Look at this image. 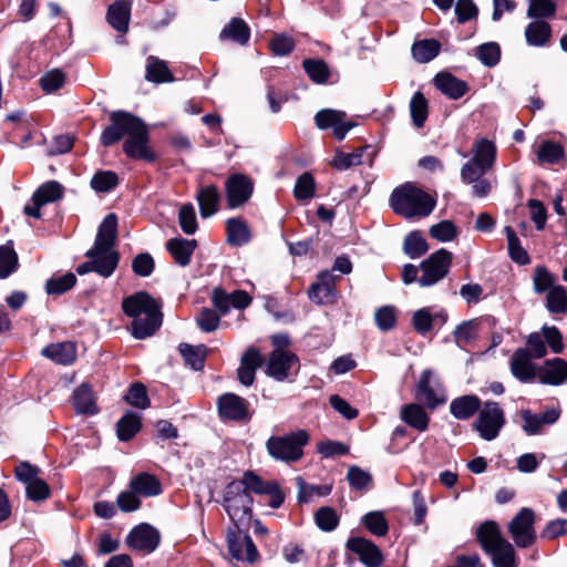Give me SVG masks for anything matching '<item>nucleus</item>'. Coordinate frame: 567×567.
<instances>
[{
    "mask_svg": "<svg viewBox=\"0 0 567 567\" xmlns=\"http://www.w3.org/2000/svg\"><path fill=\"white\" fill-rule=\"evenodd\" d=\"M110 125L101 134V144L105 147L120 142L124 136L123 152L133 159L154 162L155 153L148 146L150 134L145 122L132 113L114 111L110 114Z\"/></svg>",
    "mask_w": 567,
    "mask_h": 567,
    "instance_id": "obj_1",
    "label": "nucleus"
},
{
    "mask_svg": "<svg viewBox=\"0 0 567 567\" xmlns=\"http://www.w3.org/2000/svg\"><path fill=\"white\" fill-rule=\"evenodd\" d=\"M123 312L133 318L132 336L143 340L151 337L162 324V312L156 300L145 291L123 299Z\"/></svg>",
    "mask_w": 567,
    "mask_h": 567,
    "instance_id": "obj_2",
    "label": "nucleus"
},
{
    "mask_svg": "<svg viewBox=\"0 0 567 567\" xmlns=\"http://www.w3.org/2000/svg\"><path fill=\"white\" fill-rule=\"evenodd\" d=\"M390 206L405 218L425 217L434 209L435 200L422 189L406 183L392 192Z\"/></svg>",
    "mask_w": 567,
    "mask_h": 567,
    "instance_id": "obj_3",
    "label": "nucleus"
},
{
    "mask_svg": "<svg viewBox=\"0 0 567 567\" xmlns=\"http://www.w3.org/2000/svg\"><path fill=\"white\" fill-rule=\"evenodd\" d=\"M254 499L238 481L228 483L223 494V507L234 523L238 533L249 526L252 516Z\"/></svg>",
    "mask_w": 567,
    "mask_h": 567,
    "instance_id": "obj_4",
    "label": "nucleus"
},
{
    "mask_svg": "<svg viewBox=\"0 0 567 567\" xmlns=\"http://www.w3.org/2000/svg\"><path fill=\"white\" fill-rule=\"evenodd\" d=\"M308 442L307 431L297 430L285 435L270 436L266 442V450L276 461L293 463L303 456V447Z\"/></svg>",
    "mask_w": 567,
    "mask_h": 567,
    "instance_id": "obj_5",
    "label": "nucleus"
},
{
    "mask_svg": "<svg viewBox=\"0 0 567 567\" xmlns=\"http://www.w3.org/2000/svg\"><path fill=\"white\" fill-rule=\"evenodd\" d=\"M452 252L441 248L430 255L420 265L422 271L417 282L421 287H431L442 280L450 270L452 264Z\"/></svg>",
    "mask_w": 567,
    "mask_h": 567,
    "instance_id": "obj_6",
    "label": "nucleus"
},
{
    "mask_svg": "<svg viewBox=\"0 0 567 567\" xmlns=\"http://www.w3.org/2000/svg\"><path fill=\"white\" fill-rule=\"evenodd\" d=\"M505 424L504 412L498 403L485 402L480 410L477 420L473 423V427L480 433V436L486 441L496 439L499 431Z\"/></svg>",
    "mask_w": 567,
    "mask_h": 567,
    "instance_id": "obj_7",
    "label": "nucleus"
},
{
    "mask_svg": "<svg viewBox=\"0 0 567 567\" xmlns=\"http://www.w3.org/2000/svg\"><path fill=\"white\" fill-rule=\"evenodd\" d=\"M534 524L535 512L528 507H523L508 523V533L517 547L527 548L535 543Z\"/></svg>",
    "mask_w": 567,
    "mask_h": 567,
    "instance_id": "obj_8",
    "label": "nucleus"
},
{
    "mask_svg": "<svg viewBox=\"0 0 567 567\" xmlns=\"http://www.w3.org/2000/svg\"><path fill=\"white\" fill-rule=\"evenodd\" d=\"M18 481L25 485L27 497L33 502H41L50 496L49 485L39 477V468L28 462L20 463L14 471Z\"/></svg>",
    "mask_w": 567,
    "mask_h": 567,
    "instance_id": "obj_9",
    "label": "nucleus"
},
{
    "mask_svg": "<svg viewBox=\"0 0 567 567\" xmlns=\"http://www.w3.org/2000/svg\"><path fill=\"white\" fill-rule=\"evenodd\" d=\"M254 192V181L241 173L231 174L225 182L227 206L235 209L244 206Z\"/></svg>",
    "mask_w": 567,
    "mask_h": 567,
    "instance_id": "obj_10",
    "label": "nucleus"
},
{
    "mask_svg": "<svg viewBox=\"0 0 567 567\" xmlns=\"http://www.w3.org/2000/svg\"><path fill=\"white\" fill-rule=\"evenodd\" d=\"M315 123L319 130H332L333 136L342 141L357 124L347 118V113L333 109H323L316 113Z\"/></svg>",
    "mask_w": 567,
    "mask_h": 567,
    "instance_id": "obj_11",
    "label": "nucleus"
},
{
    "mask_svg": "<svg viewBox=\"0 0 567 567\" xmlns=\"http://www.w3.org/2000/svg\"><path fill=\"white\" fill-rule=\"evenodd\" d=\"M299 369V360L296 354L290 351L275 349L268 358L266 373L277 381H285L291 371L297 373Z\"/></svg>",
    "mask_w": 567,
    "mask_h": 567,
    "instance_id": "obj_12",
    "label": "nucleus"
},
{
    "mask_svg": "<svg viewBox=\"0 0 567 567\" xmlns=\"http://www.w3.org/2000/svg\"><path fill=\"white\" fill-rule=\"evenodd\" d=\"M226 542L228 551L234 559L249 564H254L258 559L257 547L248 535L240 536L236 530L228 528Z\"/></svg>",
    "mask_w": 567,
    "mask_h": 567,
    "instance_id": "obj_13",
    "label": "nucleus"
},
{
    "mask_svg": "<svg viewBox=\"0 0 567 567\" xmlns=\"http://www.w3.org/2000/svg\"><path fill=\"white\" fill-rule=\"evenodd\" d=\"M117 218L115 214H109L99 227L94 246L85 254L86 257H93L95 254L103 256L110 252H116L112 248L116 240Z\"/></svg>",
    "mask_w": 567,
    "mask_h": 567,
    "instance_id": "obj_14",
    "label": "nucleus"
},
{
    "mask_svg": "<svg viewBox=\"0 0 567 567\" xmlns=\"http://www.w3.org/2000/svg\"><path fill=\"white\" fill-rule=\"evenodd\" d=\"M217 405L223 419L231 421H248L251 419L249 402L235 393L229 392L220 395Z\"/></svg>",
    "mask_w": 567,
    "mask_h": 567,
    "instance_id": "obj_15",
    "label": "nucleus"
},
{
    "mask_svg": "<svg viewBox=\"0 0 567 567\" xmlns=\"http://www.w3.org/2000/svg\"><path fill=\"white\" fill-rule=\"evenodd\" d=\"M126 544L134 550L152 553L159 544V533L148 524H141L130 532Z\"/></svg>",
    "mask_w": 567,
    "mask_h": 567,
    "instance_id": "obj_16",
    "label": "nucleus"
},
{
    "mask_svg": "<svg viewBox=\"0 0 567 567\" xmlns=\"http://www.w3.org/2000/svg\"><path fill=\"white\" fill-rule=\"evenodd\" d=\"M534 358L528 355L527 350L516 349L509 359V369L515 379L522 383L534 382L538 374Z\"/></svg>",
    "mask_w": 567,
    "mask_h": 567,
    "instance_id": "obj_17",
    "label": "nucleus"
},
{
    "mask_svg": "<svg viewBox=\"0 0 567 567\" xmlns=\"http://www.w3.org/2000/svg\"><path fill=\"white\" fill-rule=\"evenodd\" d=\"M347 548L355 553L361 563L367 567H380L383 563V555L379 547L365 538H349Z\"/></svg>",
    "mask_w": 567,
    "mask_h": 567,
    "instance_id": "obj_18",
    "label": "nucleus"
},
{
    "mask_svg": "<svg viewBox=\"0 0 567 567\" xmlns=\"http://www.w3.org/2000/svg\"><path fill=\"white\" fill-rule=\"evenodd\" d=\"M87 258L89 261L79 265L76 268V272L81 276L94 271L104 278H109L116 269L120 260L118 252H110L104 256L95 254Z\"/></svg>",
    "mask_w": 567,
    "mask_h": 567,
    "instance_id": "obj_19",
    "label": "nucleus"
},
{
    "mask_svg": "<svg viewBox=\"0 0 567 567\" xmlns=\"http://www.w3.org/2000/svg\"><path fill=\"white\" fill-rule=\"evenodd\" d=\"M432 372L424 370L416 385V399L426 408L434 410L446 402V395L441 386L433 388L430 383Z\"/></svg>",
    "mask_w": 567,
    "mask_h": 567,
    "instance_id": "obj_20",
    "label": "nucleus"
},
{
    "mask_svg": "<svg viewBox=\"0 0 567 567\" xmlns=\"http://www.w3.org/2000/svg\"><path fill=\"white\" fill-rule=\"evenodd\" d=\"M337 277L330 271L324 270L318 275L317 282L312 284L308 290L310 300L318 305L333 303L336 300L334 282Z\"/></svg>",
    "mask_w": 567,
    "mask_h": 567,
    "instance_id": "obj_21",
    "label": "nucleus"
},
{
    "mask_svg": "<svg viewBox=\"0 0 567 567\" xmlns=\"http://www.w3.org/2000/svg\"><path fill=\"white\" fill-rule=\"evenodd\" d=\"M264 357L255 347H249L240 359V365L237 370L239 382L245 386H250L255 381L256 371L262 365Z\"/></svg>",
    "mask_w": 567,
    "mask_h": 567,
    "instance_id": "obj_22",
    "label": "nucleus"
},
{
    "mask_svg": "<svg viewBox=\"0 0 567 567\" xmlns=\"http://www.w3.org/2000/svg\"><path fill=\"white\" fill-rule=\"evenodd\" d=\"M559 410L549 409L543 414H535L529 410H522L519 415L523 420V430L527 435H536L542 432L544 425H551L557 422L559 417Z\"/></svg>",
    "mask_w": 567,
    "mask_h": 567,
    "instance_id": "obj_23",
    "label": "nucleus"
},
{
    "mask_svg": "<svg viewBox=\"0 0 567 567\" xmlns=\"http://www.w3.org/2000/svg\"><path fill=\"white\" fill-rule=\"evenodd\" d=\"M537 378L540 383L560 385L567 380V361L561 358L546 360L538 369Z\"/></svg>",
    "mask_w": 567,
    "mask_h": 567,
    "instance_id": "obj_24",
    "label": "nucleus"
},
{
    "mask_svg": "<svg viewBox=\"0 0 567 567\" xmlns=\"http://www.w3.org/2000/svg\"><path fill=\"white\" fill-rule=\"evenodd\" d=\"M476 539L486 554L506 542L494 520H486L477 527Z\"/></svg>",
    "mask_w": 567,
    "mask_h": 567,
    "instance_id": "obj_25",
    "label": "nucleus"
},
{
    "mask_svg": "<svg viewBox=\"0 0 567 567\" xmlns=\"http://www.w3.org/2000/svg\"><path fill=\"white\" fill-rule=\"evenodd\" d=\"M132 1L117 0L112 3L106 12V20L117 32L125 33L128 30Z\"/></svg>",
    "mask_w": 567,
    "mask_h": 567,
    "instance_id": "obj_26",
    "label": "nucleus"
},
{
    "mask_svg": "<svg viewBox=\"0 0 567 567\" xmlns=\"http://www.w3.org/2000/svg\"><path fill=\"white\" fill-rule=\"evenodd\" d=\"M196 199L203 218L214 216L219 209L220 194L215 185L200 187L196 195Z\"/></svg>",
    "mask_w": 567,
    "mask_h": 567,
    "instance_id": "obj_27",
    "label": "nucleus"
},
{
    "mask_svg": "<svg viewBox=\"0 0 567 567\" xmlns=\"http://www.w3.org/2000/svg\"><path fill=\"white\" fill-rule=\"evenodd\" d=\"M197 247L195 239H185L182 237L172 238L166 244V249L173 256L175 262L186 267L190 262V257Z\"/></svg>",
    "mask_w": 567,
    "mask_h": 567,
    "instance_id": "obj_28",
    "label": "nucleus"
},
{
    "mask_svg": "<svg viewBox=\"0 0 567 567\" xmlns=\"http://www.w3.org/2000/svg\"><path fill=\"white\" fill-rule=\"evenodd\" d=\"M41 353L58 364L68 365L76 358V347L70 341L51 343L43 348Z\"/></svg>",
    "mask_w": 567,
    "mask_h": 567,
    "instance_id": "obj_29",
    "label": "nucleus"
},
{
    "mask_svg": "<svg viewBox=\"0 0 567 567\" xmlns=\"http://www.w3.org/2000/svg\"><path fill=\"white\" fill-rule=\"evenodd\" d=\"M435 86L452 100L462 97L467 91V84L447 72H442L434 78Z\"/></svg>",
    "mask_w": 567,
    "mask_h": 567,
    "instance_id": "obj_30",
    "label": "nucleus"
},
{
    "mask_svg": "<svg viewBox=\"0 0 567 567\" xmlns=\"http://www.w3.org/2000/svg\"><path fill=\"white\" fill-rule=\"evenodd\" d=\"M130 488L140 497H153L162 493L161 482L152 474L140 473L130 482Z\"/></svg>",
    "mask_w": 567,
    "mask_h": 567,
    "instance_id": "obj_31",
    "label": "nucleus"
},
{
    "mask_svg": "<svg viewBox=\"0 0 567 567\" xmlns=\"http://www.w3.org/2000/svg\"><path fill=\"white\" fill-rule=\"evenodd\" d=\"M550 38L551 27L544 20L536 19L525 28V39L530 47H546Z\"/></svg>",
    "mask_w": 567,
    "mask_h": 567,
    "instance_id": "obj_32",
    "label": "nucleus"
},
{
    "mask_svg": "<svg viewBox=\"0 0 567 567\" xmlns=\"http://www.w3.org/2000/svg\"><path fill=\"white\" fill-rule=\"evenodd\" d=\"M481 400L473 394L463 395L452 400L451 414L457 420H467L480 411Z\"/></svg>",
    "mask_w": 567,
    "mask_h": 567,
    "instance_id": "obj_33",
    "label": "nucleus"
},
{
    "mask_svg": "<svg viewBox=\"0 0 567 567\" xmlns=\"http://www.w3.org/2000/svg\"><path fill=\"white\" fill-rule=\"evenodd\" d=\"M145 80L153 83H168L174 81V75L169 71L164 60L154 55L146 58Z\"/></svg>",
    "mask_w": 567,
    "mask_h": 567,
    "instance_id": "obj_34",
    "label": "nucleus"
},
{
    "mask_svg": "<svg viewBox=\"0 0 567 567\" xmlns=\"http://www.w3.org/2000/svg\"><path fill=\"white\" fill-rule=\"evenodd\" d=\"M250 38L248 24L240 18H233L220 31V40H230L240 45L247 44Z\"/></svg>",
    "mask_w": 567,
    "mask_h": 567,
    "instance_id": "obj_35",
    "label": "nucleus"
},
{
    "mask_svg": "<svg viewBox=\"0 0 567 567\" xmlns=\"http://www.w3.org/2000/svg\"><path fill=\"white\" fill-rule=\"evenodd\" d=\"M73 405L78 413L94 415L97 413L93 392L86 383L81 384L73 392Z\"/></svg>",
    "mask_w": 567,
    "mask_h": 567,
    "instance_id": "obj_36",
    "label": "nucleus"
},
{
    "mask_svg": "<svg viewBox=\"0 0 567 567\" xmlns=\"http://www.w3.org/2000/svg\"><path fill=\"white\" fill-rule=\"evenodd\" d=\"M64 188L56 181H49L42 184L32 195V203L44 206L54 203L63 197Z\"/></svg>",
    "mask_w": 567,
    "mask_h": 567,
    "instance_id": "obj_37",
    "label": "nucleus"
},
{
    "mask_svg": "<svg viewBox=\"0 0 567 567\" xmlns=\"http://www.w3.org/2000/svg\"><path fill=\"white\" fill-rule=\"evenodd\" d=\"M227 241L233 246H243L250 240L247 223L240 218H229L226 221Z\"/></svg>",
    "mask_w": 567,
    "mask_h": 567,
    "instance_id": "obj_38",
    "label": "nucleus"
},
{
    "mask_svg": "<svg viewBox=\"0 0 567 567\" xmlns=\"http://www.w3.org/2000/svg\"><path fill=\"white\" fill-rule=\"evenodd\" d=\"M401 419L417 431H425L429 425V416L424 409L416 404H406L401 410Z\"/></svg>",
    "mask_w": 567,
    "mask_h": 567,
    "instance_id": "obj_39",
    "label": "nucleus"
},
{
    "mask_svg": "<svg viewBox=\"0 0 567 567\" xmlns=\"http://www.w3.org/2000/svg\"><path fill=\"white\" fill-rule=\"evenodd\" d=\"M178 349L185 363L192 369L199 371L204 368L205 359L208 353L206 346H192L188 343H181Z\"/></svg>",
    "mask_w": 567,
    "mask_h": 567,
    "instance_id": "obj_40",
    "label": "nucleus"
},
{
    "mask_svg": "<svg viewBox=\"0 0 567 567\" xmlns=\"http://www.w3.org/2000/svg\"><path fill=\"white\" fill-rule=\"evenodd\" d=\"M141 417L137 413H125L116 424L117 437L122 442L130 441L141 430Z\"/></svg>",
    "mask_w": 567,
    "mask_h": 567,
    "instance_id": "obj_41",
    "label": "nucleus"
},
{
    "mask_svg": "<svg viewBox=\"0 0 567 567\" xmlns=\"http://www.w3.org/2000/svg\"><path fill=\"white\" fill-rule=\"evenodd\" d=\"M441 44L434 39H425L415 42L411 52L413 59L420 63H427L440 53Z\"/></svg>",
    "mask_w": 567,
    "mask_h": 567,
    "instance_id": "obj_42",
    "label": "nucleus"
},
{
    "mask_svg": "<svg viewBox=\"0 0 567 567\" xmlns=\"http://www.w3.org/2000/svg\"><path fill=\"white\" fill-rule=\"evenodd\" d=\"M473 152V161L481 164L486 169L492 168L496 157V146L493 142L485 138L478 140L474 144Z\"/></svg>",
    "mask_w": 567,
    "mask_h": 567,
    "instance_id": "obj_43",
    "label": "nucleus"
},
{
    "mask_svg": "<svg viewBox=\"0 0 567 567\" xmlns=\"http://www.w3.org/2000/svg\"><path fill=\"white\" fill-rule=\"evenodd\" d=\"M494 567H517L516 553L513 545L506 540L488 551Z\"/></svg>",
    "mask_w": 567,
    "mask_h": 567,
    "instance_id": "obj_44",
    "label": "nucleus"
},
{
    "mask_svg": "<svg viewBox=\"0 0 567 567\" xmlns=\"http://www.w3.org/2000/svg\"><path fill=\"white\" fill-rule=\"evenodd\" d=\"M410 114L414 126L423 127L427 118V100L421 92H415L410 101Z\"/></svg>",
    "mask_w": 567,
    "mask_h": 567,
    "instance_id": "obj_45",
    "label": "nucleus"
},
{
    "mask_svg": "<svg viewBox=\"0 0 567 567\" xmlns=\"http://www.w3.org/2000/svg\"><path fill=\"white\" fill-rule=\"evenodd\" d=\"M403 250L410 258L415 259L429 250V245L420 231H411L404 238Z\"/></svg>",
    "mask_w": 567,
    "mask_h": 567,
    "instance_id": "obj_46",
    "label": "nucleus"
},
{
    "mask_svg": "<svg viewBox=\"0 0 567 567\" xmlns=\"http://www.w3.org/2000/svg\"><path fill=\"white\" fill-rule=\"evenodd\" d=\"M505 234L507 238L508 252L512 260L519 265H527L529 262L528 254L522 247L519 238L517 237L514 229L509 226H506Z\"/></svg>",
    "mask_w": 567,
    "mask_h": 567,
    "instance_id": "obj_47",
    "label": "nucleus"
},
{
    "mask_svg": "<svg viewBox=\"0 0 567 567\" xmlns=\"http://www.w3.org/2000/svg\"><path fill=\"white\" fill-rule=\"evenodd\" d=\"M478 321L467 320L458 324L454 332V340L461 348L467 346L471 341L477 338Z\"/></svg>",
    "mask_w": 567,
    "mask_h": 567,
    "instance_id": "obj_48",
    "label": "nucleus"
},
{
    "mask_svg": "<svg viewBox=\"0 0 567 567\" xmlns=\"http://www.w3.org/2000/svg\"><path fill=\"white\" fill-rule=\"evenodd\" d=\"M76 282V277L72 272L52 277L45 282V291L49 295H62L69 291Z\"/></svg>",
    "mask_w": 567,
    "mask_h": 567,
    "instance_id": "obj_49",
    "label": "nucleus"
},
{
    "mask_svg": "<svg viewBox=\"0 0 567 567\" xmlns=\"http://www.w3.org/2000/svg\"><path fill=\"white\" fill-rule=\"evenodd\" d=\"M303 69L308 76L316 83L327 82L330 71L327 63L320 59H306L303 61Z\"/></svg>",
    "mask_w": 567,
    "mask_h": 567,
    "instance_id": "obj_50",
    "label": "nucleus"
},
{
    "mask_svg": "<svg viewBox=\"0 0 567 567\" xmlns=\"http://www.w3.org/2000/svg\"><path fill=\"white\" fill-rule=\"evenodd\" d=\"M527 17L532 19L550 18L556 12L557 0H528Z\"/></svg>",
    "mask_w": 567,
    "mask_h": 567,
    "instance_id": "obj_51",
    "label": "nucleus"
},
{
    "mask_svg": "<svg viewBox=\"0 0 567 567\" xmlns=\"http://www.w3.org/2000/svg\"><path fill=\"white\" fill-rule=\"evenodd\" d=\"M118 184L116 173L112 171H101L94 174L91 179V187L99 193H109Z\"/></svg>",
    "mask_w": 567,
    "mask_h": 567,
    "instance_id": "obj_52",
    "label": "nucleus"
},
{
    "mask_svg": "<svg viewBox=\"0 0 567 567\" xmlns=\"http://www.w3.org/2000/svg\"><path fill=\"white\" fill-rule=\"evenodd\" d=\"M547 308L553 313H564L567 310L566 289L558 285L547 292Z\"/></svg>",
    "mask_w": 567,
    "mask_h": 567,
    "instance_id": "obj_53",
    "label": "nucleus"
},
{
    "mask_svg": "<svg viewBox=\"0 0 567 567\" xmlns=\"http://www.w3.org/2000/svg\"><path fill=\"white\" fill-rule=\"evenodd\" d=\"M238 482L245 486L246 492L255 493L258 495L266 494L270 486L274 484L272 481H264L260 476L251 471H247L243 478Z\"/></svg>",
    "mask_w": 567,
    "mask_h": 567,
    "instance_id": "obj_54",
    "label": "nucleus"
},
{
    "mask_svg": "<svg viewBox=\"0 0 567 567\" xmlns=\"http://www.w3.org/2000/svg\"><path fill=\"white\" fill-rule=\"evenodd\" d=\"M365 147L357 148L351 153L337 152L331 165L338 171H346L362 163V155Z\"/></svg>",
    "mask_w": 567,
    "mask_h": 567,
    "instance_id": "obj_55",
    "label": "nucleus"
},
{
    "mask_svg": "<svg viewBox=\"0 0 567 567\" xmlns=\"http://www.w3.org/2000/svg\"><path fill=\"white\" fill-rule=\"evenodd\" d=\"M362 524L375 536H384L388 533V522L382 512H370L362 517Z\"/></svg>",
    "mask_w": 567,
    "mask_h": 567,
    "instance_id": "obj_56",
    "label": "nucleus"
},
{
    "mask_svg": "<svg viewBox=\"0 0 567 567\" xmlns=\"http://www.w3.org/2000/svg\"><path fill=\"white\" fill-rule=\"evenodd\" d=\"M315 520L321 530L332 532L339 524V516L332 507L323 506L316 512Z\"/></svg>",
    "mask_w": 567,
    "mask_h": 567,
    "instance_id": "obj_57",
    "label": "nucleus"
},
{
    "mask_svg": "<svg viewBox=\"0 0 567 567\" xmlns=\"http://www.w3.org/2000/svg\"><path fill=\"white\" fill-rule=\"evenodd\" d=\"M18 266V256L13 248L7 244L0 246V278L10 276Z\"/></svg>",
    "mask_w": 567,
    "mask_h": 567,
    "instance_id": "obj_58",
    "label": "nucleus"
},
{
    "mask_svg": "<svg viewBox=\"0 0 567 567\" xmlns=\"http://www.w3.org/2000/svg\"><path fill=\"white\" fill-rule=\"evenodd\" d=\"M564 156V150L560 145L551 142H543L537 150V157L540 163L555 164Z\"/></svg>",
    "mask_w": 567,
    "mask_h": 567,
    "instance_id": "obj_59",
    "label": "nucleus"
},
{
    "mask_svg": "<svg viewBox=\"0 0 567 567\" xmlns=\"http://www.w3.org/2000/svg\"><path fill=\"white\" fill-rule=\"evenodd\" d=\"M293 195L298 200H309L315 195V179L311 174H301L296 182Z\"/></svg>",
    "mask_w": 567,
    "mask_h": 567,
    "instance_id": "obj_60",
    "label": "nucleus"
},
{
    "mask_svg": "<svg viewBox=\"0 0 567 567\" xmlns=\"http://www.w3.org/2000/svg\"><path fill=\"white\" fill-rule=\"evenodd\" d=\"M178 223L186 235H193L197 230L195 208L192 204H184L178 213Z\"/></svg>",
    "mask_w": 567,
    "mask_h": 567,
    "instance_id": "obj_61",
    "label": "nucleus"
},
{
    "mask_svg": "<svg viewBox=\"0 0 567 567\" xmlns=\"http://www.w3.org/2000/svg\"><path fill=\"white\" fill-rule=\"evenodd\" d=\"M297 486H298V501L300 503H307L309 502L310 497L316 493L320 496H326L330 494L331 487L328 485H309L307 484L302 477L298 476L296 478Z\"/></svg>",
    "mask_w": 567,
    "mask_h": 567,
    "instance_id": "obj_62",
    "label": "nucleus"
},
{
    "mask_svg": "<svg viewBox=\"0 0 567 567\" xmlns=\"http://www.w3.org/2000/svg\"><path fill=\"white\" fill-rule=\"evenodd\" d=\"M477 58L486 66H494L501 58L499 45L495 42H488L477 48Z\"/></svg>",
    "mask_w": 567,
    "mask_h": 567,
    "instance_id": "obj_63",
    "label": "nucleus"
},
{
    "mask_svg": "<svg viewBox=\"0 0 567 567\" xmlns=\"http://www.w3.org/2000/svg\"><path fill=\"white\" fill-rule=\"evenodd\" d=\"M154 259L148 252H141L132 260V270L140 277H150L154 271Z\"/></svg>",
    "mask_w": 567,
    "mask_h": 567,
    "instance_id": "obj_64",
    "label": "nucleus"
}]
</instances>
